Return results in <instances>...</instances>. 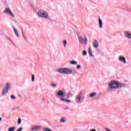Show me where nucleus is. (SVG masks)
I'll return each mask as SVG.
<instances>
[{
    "label": "nucleus",
    "instance_id": "1",
    "mask_svg": "<svg viewBox=\"0 0 131 131\" xmlns=\"http://www.w3.org/2000/svg\"><path fill=\"white\" fill-rule=\"evenodd\" d=\"M109 86L111 89H118L119 88V84L115 81H111L109 82Z\"/></svg>",
    "mask_w": 131,
    "mask_h": 131
},
{
    "label": "nucleus",
    "instance_id": "2",
    "mask_svg": "<svg viewBox=\"0 0 131 131\" xmlns=\"http://www.w3.org/2000/svg\"><path fill=\"white\" fill-rule=\"evenodd\" d=\"M59 72L62 74H72V70L70 69H60Z\"/></svg>",
    "mask_w": 131,
    "mask_h": 131
},
{
    "label": "nucleus",
    "instance_id": "3",
    "mask_svg": "<svg viewBox=\"0 0 131 131\" xmlns=\"http://www.w3.org/2000/svg\"><path fill=\"white\" fill-rule=\"evenodd\" d=\"M6 88H4L2 91V94L4 96H5L6 94H7V93L9 92L8 90H10L11 89V85L10 84V83H6Z\"/></svg>",
    "mask_w": 131,
    "mask_h": 131
},
{
    "label": "nucleus",
    "instance_id": "4",
    "mask_svg": "<svg viewBox=\"0 0 131 131\" xmlns=\"http://www.w3.org/2000/svg\"><path fill=\"white\" fill-rule=\"evenodd\" d=\"M38 15L39 17H41L42 18H49V14L45 11H39L38 12Z\"/></svg>",
    "mask_w": 131,
    "mask_h": 131
},
{
    "label": "nucleus",
    "instance_id": "5",
    "mask_svg": "<svg viewBox=\"0 0 131 131\" xmlns=\"http://www.w3.org/2000/svg\"><path fill=\"white\" fill-rule=\"evenodd\" d=\"M82 100H83V97H82V93H80L76 97V102L77 103H80Z\"/></svg>",
    "mask_w": 131,
    "mask_h": 131
},
{
    "label": "nucleus",
    "instance_id": "6",
    "mask_svg": "<svg viewBox=\"0 0 131 131\" xmlns=\"http://www.w3.org/2000/svg\"><path fill=\"white\" fill-rule=\"evenodd\" d=\"M4 13H5V14H9V15H10V16H11V17H12L13 18L15 17V15H14V14H13V12H12L11 9H10L9 8H6L4 10Z\"/></svg>",
    "mask_w": 131,
    "mask_h": 131
},
{
    "label": "nucleus",
    "instance_id": "7",
    "mask_svg": "<svg viewBox=\"0 0 131 131\" xmlns=\"http://www.w3.org/2000/svg\"><path fill=\"white\" fill-rule=\"evenodd\" d=\"M119 61L123 62V63H124V64H126V60H125V57H124L123 56L119 57Z\"/></svg>",
    "mask_w": 131,
    "mask_h": 131
},
{
    "label": "nucleus",
    "instance_id": "8",
    "mask_svg": "<svg viewBox=\"0 0 131 131\" xmlns=\"http://www.w3.org/2000/svg\"><path fill=\"white\" fill-rule=\"evenodd\" d=\"M40 126H35L31 128V130H37L40 128Z\"/></svg>",
    "mask_w": 131,
    "mask_h": 131
},
{
    "label": "nucleus",
    "instance_id": "9",
    "mask_svg": "<svg viewBox=\"0 0 131 131\" xmlns=\"http://www.w3.org/2000/svg\"><path fill=\"white\" fill-rule=\"evenodd\" d=\"M93 47L94 48H97V47H99V42H98V41L95 40L93 42Z\"/></svg>",
    "mask_w": 131,
    "mask_h": 131
},
{
    "label": "nucleus",
    "instance_id": "10",
    "mask_svg": "<svg viewBox=\"0 0 131 131\" xmlns=\"http://www.w3.org/2000/svg\"><path fill=\"white\" fill-rule=\"evenodd\" d=\"M125 35L126 36L127 38H131V34H129L128 32H125Z\"/></svg>",
    "mask_w": 131,
    "mask_h": 131
},
{
    "label": "nucleus",
    "instance_id": "11",
    "mask_svg": "<svg viewBox=\"0 0 131 131\" xmlns=\"http://www.w3.org/2000/svg\"><path fill=\"white\" fill-rule=\"evenodd\" d=\"M57 95H58V96H59V97H61L62 96H63L64 92H63L62 91H59L57 93Z\"/></svg>",
    "mask_w": 131,
    "mask_h": 131
},
{
    "label": "nucleus",
    "instance_id": "12",
    "mask_svg": "<svg viewBox=\"0 0 131 131\" xmlns=\"http://www.w3.org/2000/svg\"><path fill=\"white\" fill-rule=\"evenodd\" d=\"M88 52L90 56H91V57H93V51H92V48L91 47L89 48Z\"/></svg>",
    "mask_w": 131,
    "mask_h": 131
},
{
    "label": "nucleus",
    "instance_id": "13",
    "mask_svg": "<svg viewBox=\"0 0 131 131\" xmlns=\"http://www.w3.org/2000/svg\"><path fill=\"white\" fill-rule=\"evenodd\" d=\"M99 24L100 28H102L103 26V23L102 22V20L101 18H99Z\"/></svg>",
    "mask_w": 131,
    "mask_h": 131
},
{
    "label": "nucleus",
    "instance_id": "14",
    "mask_svg": "<svg viewBox=\"0 0 131 131\" xmlns=\"http://www.w3.org/2000/svg\"><path fill=\"white\" fill-rule=\"evenodd\" d=\"M13 30L16 36H17V37H19V34L18 33V30H17V29L15 28L13 29Z\"/></svg>",
    "mask_w": 131,
    "mask_h": 131
},
{
    "label": "nucleus",
    "instance_id": "15",
    "mask_svg": "<svg viewBox=\"0 0 131 131\" xmlns=\"http://www.w3.org/2000/svg\"><path fill=\"white\" fill-rule=\"evenodd\" d=\"M79 41L80 42V43H83V37H79Z\"/></svg>",
    "mask_w": 131,
    "mask_h": 131
},
{
    "label": "nucleus",
    "instance_id": "16",
    "mask_svg": "<svg viewBox=\"0 0 131 131\" xmlns=\"http://www.w3.org/2000/svg\"><path fill=\"white\" fill-rule=\"evenodd\" d=\"M70 63L72 64V65H76L77 64V62L74 60H72Z\"/></svg>",
    "mask_w": 131,
    "mask_h": 131
},
{
    "label": "nucleus",
    "instance_id": "17",
    "mask_svg": "<svg viewBox=\"0 0 131 131\" xmlns=\"http://www.w3.org/2000/svg\"><path fill=\"white\" fill-rule=\"evenodd\" d=\"M96 95H97V93H93L90 94V98H93V97H95V96H96Z\"/></svg>",
    "mask_w": 131,
    "mask_h": 131
},
{
    "label": "nucleus",
    "instance_id": "18",
    "mask_svg": "<svg viewBox=\"0 0 131 131\" xmlns=\"http://www.w3.org/2000/svg\"><path fill=\"white\" fill-rule=\"evenodd\" d=\"M15 127H10L8 129V131H14L15 130Z\"/></svg>",
    "mask_w": 131,
    "mask_h": 131
},
{
    "label": "nucleus",
    "instance_id": "19",
    "mask_svg": "<svg viewBox=\"0 0 131 131\" xmlns=\"http://www.w3.org/2000/svg\"><path fill=\"white\" fill-rule=\"evenodd\" d=\"M84 43L85 45H86L87 42H88V38H86V37H84Z\"/></svg>",
    "mask_w": 131,
    "mask_h": 131
},
{
    "label": "nucleus",
    "instance_id": "20",
    "mask_svg": "<svg viewBox=\"0 0 131 131\" xmlns=\"http://www.w3.org/2000/svg\"><path fill=\"white\" fill-rule=\"evenodd\" d=\"M63 42L64 46L66 47V45L67 44V41H66V40H64L63 41Z\"/></svg>",
    "mask_w": 131,
    "mask_h": 131
},
{
    "label": "nucleus",
    "instance_id": "21",
    "mask_svg": "<svg viewBox=\"0 0 131 131\" xmlns=\"http://www.w3.org/2000/svg\"><path fill=\"white\" fill-rule=\"evenodd\" d=\"M71 96H73V95L71 94V93H69L68 95V99H69V98L71 97Z\"/></svg>",
    "mask_w": 131,
    "mask_h": 131
},
{
    "label": "nucleus",
    "instance_id": "22",
    "mask_svg": "<svg viewBox=\"0 0 131 131\" xmlns=\"http://www.w3.org/2000/svg\"><path fill=\"white\" fill-rule=\"evenodd\" d=\"M18 124H21V118H18V122H17Z\"/></svg>",
    "mask_w": 131,
    "mask_h": 131
},
{
    "label": "nucleus",
    "instance_id": "23",
    "mask_svg": "<svg viewBox=\"0 0 131 131\" xmlns=\"http://www.w3.org/2000/svg\"><path fill=\"white\" fill-rule=\"evenodd\" d=\"M61 121L62 122H65L66 121V120H65V118H62L61 119Z\"/></svg>",
    "mask_w": 131,
    "mask_h": 131
},
{
    "label": "nucleus",
    "instance_id": "24",
    "mask_svg": "<svg viewBox=\"0 0 131 131\" xmlns=\"http://www.w3.org/2000/svg\"><path fill=\"white\" fill-rule=\"evenodd\" d=\"M86 54H88V53L86 52V51H83V55L84 56L85 55H86Z\"/></svg>",
    "mask_w": 131,
    "mask_h": 131
},
{
    "label": "nucleus",
    "instance_id": "25",
    "mask_svg": "<svg viewBox=\"0 0 131 131\" xmlns=\"http://www.w3.org/2000/svg\"><path fill=\"white\" fill-rule=\"evenodd\" d=\"M32 81H34V75H32Z\"/></svg>",
    "mask_w": 131,
    "mask_h": 131
},
{
    "label": "nucleus",
    "instance_id": "26",
    "mask_svg": "<svg viewBox=\"0 0 131 131\" xmlns=\"http://www.w3.org/2000/svg\"><path fill=\"white\" fill-rule=\"evenodd\" d=\"M51 85L54 88L57 86V84H51Z\"/></svg>",
    "mask_w": 131,
    "mask_h": 131
},
{
    "label": "nucleus",
    "instance_id": "27",
    "mask_svg": "<svg viewBox=\"0 0 131 131\" xmlns=\"http://www.w3.org/2000/svg\"><path fill=\"white\" fill-rule=\"evenodd\" d=\"M11 99H16V97L14 95H11Z\"/></svg>",
    "mask_w": 131,
    "mask_h": 131
},
{
    "label": "nucleus",
    "instance_id": "28",
    "mask_svg": "<svg viewBox=\"0 0 131 131\" xmlns=\"http://www.w3.org/2000/svg\"><path fill=\"white\" fill-rule=\"evenodd\" d=\"M60 100L62 102H65V101H66V99H65V98H61Z\"/></svg>",
    "mask_w": 131,
    "mask_h": 131
},
{
    "label": "nucleus",
    "instance_id": "29",
    "mask_svg": "<svg viewBox=\"0 0 131 131\" xmlns=\"http://www.w3.org/2000/svg\"><path fill=\"white\" fill-rule=\"evenodd\" d=\"M80 67H81V66H80V65L77 66V69H79V68H80Z\"/></svg>",
    "mask_w": 131,
    "mask_h": 131
},
{
    "label": "nucleus",
    "instance_id": "30",
    "mask_svg": "<svg viewBox=\"0 0 131 131\" xmlns=\"http://www.w3.org/2000/svg\"><path fill=\"white\" fill-rule=\"evenodd\" d=\"M7 38L9 39V40L10 41H12V40H11V39L10 38H9V37H7Z\"/></svg>",
    "mask_w": 131,
    "mask_h": 131
},
{
    "label": "nucleus",
    "instance_id": "31",
    "mask_svg": "<svg viewBox=\"0 0 131 131\" xmlns=\"http://www.w3.org/2000/svg\"><path fill=\"white\" fill-rule=\"evenodd\" d=\"M90 131H96V129H93L91 130Z\"/></svg>",
    "mask_w": 131,
    "mask_h": 131
},
{
    "label": "nucleus",
    "instance_id": "32",
    "mask_svg": "<svg viewBox=\"0 0 131 131\" xmlns=\"http://www.w3.org/2000/svg\"><path fill=\"white\" fill-rule=\"evenodd\" d=\"M65 102H68V100L66 99Z\"/></svg>",
    "mask_w": 131,
    "mask_h": 131
},
{
    "label": "nucleus",
    "instance_id": "33",
    "mask_svg": "<svg viewBox=\"0 0 131 131\" xmlns=\"http://www.w3.org/2000/svg\"><path fill=\"white\" fill-rule=\"evenodd\" d=\"M71 102V100H68V103Z\"/></svg>",
    "mask_w": 131,
    "mask_h": 131
},
{
    "label": "nucleus",
    "instance_id": "34",
    "mask_svg": "<svg viewBox=\"0 0 131 131\" xmlns=\"http://www.w3.org/2000/svg\"><path fill=\"white\" fill-rule=\"evenodd\" d=\"M2 118H0V121H2Z\"/></svg>",
    "mask_w": 131,
    "mask_h": 131
},
{
    "label": "nucleus",
    "instance_id": "35",
    "mask_svg": "<svg viewBox=\"0 0 131 131\" xmlns=\"http://www.w3.org/2000/svg\"><path fill=\"white\" fill-rule=\"evenodd\" d=\"M106 130H107V131H110V129H106Z\"/></svg>",
    "mask_w": 131,
    "mask_h": 131
},
{
    "label": "nucleus",
    "instance_id": "36",
    "mask_svg": "<svg viewBox=\"0 0 131 131\" xmlns=\"http://www.w3.org/2000/svg\"><path fill=\"white\" fill-rule=\"evenodd\" d=\"M106 130H107V131H110V129H106Z\"/></svg>",
    "mask_w": 131,
    "mask_h": 131
},
{
    "label": "nucleus",
    "instance_id": "37",
    "mask_svg": "<svg viewBox=\"0 0 131 131\" xmlns=\"http://www.w3.org/2000/svg\"><path fill=\"white\" fill-rule=\"evenodd\" d=\"M107 129H108L105 128V130H107Z\"/></svg>",
    "mask_w": 131,
    "mask_h": 131
}]
</instances>
